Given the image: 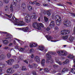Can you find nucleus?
<instances>
[{
    "instance_id": "obj_41",
    "label": "nucleus",
    "mask_w": 75,
    "mask_h": 75,
    "mask_svg": "<svg viewBox=\"0 0 75 75\" xmlns=\"http://www.w3.org/2000/svg\"><path fill=\"white\" fill-rule=\"evenodd\" d=\"M55 61L56 62H57V63H58V62H59V61L58 60V58H55Z\"/></svg>"
},
{
    "instance_id": "obj_31",
    "label": "nucleus",
    "mask_w": 75,
    "mask_h": 75,
    "mask_svg": "<svg viewBox=\"0 0 75 75\" xmlns=\"http://www.w3.org/2000/svg\"><path fill=\"white\" fill-rule=\"evenodd\" d=\"M68 38V36L66 35L65 36L62 37V38L64 40H67Z\"/></svg>"
},
{
    "instance_id": "obj_3",
    "label": "nucleus",
    "mask_w": 75,
    "mask_h": 75,
    "mask_svg": "<svg viewBox=\"0 0 75 75\" xmlns=\"http://www.w3.org/2000/svg\"><path fill=\"white\" fill-rule=\"evenodd\" d=\"M33 27L38 30L41 29V28L40 26V25H38V23H33Z\"/></svg>"
},
{
    "instance_id": "obj_20",
    "label": "nucleus",
    "mask_w": 75,
    "mask_h": 75,
    "mask_svg": "<svg viewBox=\"0 0 75 75\" xmlns=\"http://www.w3.org/2000/svg\"><path fill=\"white\" fill-rule=\"evenodd\" d=\"M19 67H20V66L19 65L15 64L13 66V68H14V69H17V68H18Z\"/></svg>"
},
{
    "instance_id": "obj_27",
    "label": "nucleus",
    "mask_w": 75,
    "mask_h": 75,
    "mask_svg": "<svg viewBox=\"0 0 75 75\" xmlns=\"http://www.w3.org/2000/svg\"><path fill=\"white\" fill-rule=\"evenodd\" d=\"M48 40L50 41L51 39H52V37L50 36H46Z\"/></svg>"
},
{
    "instance_id": "obj_28",
    "label": "nucleus",
    "mask_w": 75,
    "mask_h": 75,
    "mask_svg": "<svg viewBox=\"0 0 75 75\" xmlns=\"http://www.w3.org/2000/svg\"><path fill=\"white\" fill-rule=\"evenodd\" d=\"M74 40V38L72 36H70L69 38V41L71 42H72Z\"/></svg>"
},
{
    "instance_id": "obj_43",
    "label": "nucleus",
    "mask_w": 75,
    "mask_h": 75,
    "mask_svg": "<svg viewBox=\"0 0 75 75\" xmlns=\"http://www.w3.org/2000/svg\"><path fill=\"white\" fill-rule=\"evenodd\" d=\"M30 46L31 48L34 47H35V46H34V45H33V44H30Z\"/></svg>"
},
{
    "instance_id": "obj_61",
    "label": "nucleus",
    "mask_w": 75,
    "mask_h": 75,
    "mask_svg": "<svg viewBox=\"0 0 75 75\" xmlns=\"http://www.w3.org/2000/svg\"><path fill=\"white\" fill-rule=\"evenodd\" d=\"M37 4V1H35L33 2V4Z\"/></svg>"
},
{
    "instance_id": "obj_14",
    "label": "nucleus",
    "mask_w": 75,
    "mask_h": 75,
    "mask_svg": "<svg viewBox=\"0 0 75 75\" xmlns=\"http://www.w3.org/2000/svg\"><path fill=\"white\" fill-rule=\"evenodd\" d=\"M6 66V64H3L0 61V68H4Z\"/></svg>"
},
{
    "instance_id": "obj_35",
    "label": "nucleus",
    "mask_w": 75,
    "mask_h": 75,
    "mask_svg": "<svg viewBox=\"0 0 75 75\" xmlns=\"http://www.w3.org/2000/svg\"><path fill=\"white\" fill-rule=\"evenodd\" d=\"M44 19L45 21L47 22L48 20V18H47L45 16L44 17Z\"/></svg>"
},
{
    "instance_id": "obj_29",
    "label": "nucleus",
    "mask_w": 75,
    "mask_h": 75,
    "mask_svg": "<svg viewBox=\"0 0 75 75\" xmlns=\"http://www.w3.org/2000/svg\"><path fill=\"white\" fill-rule=\"evenodd\" d=\"M32 66H33V68H36L37 67H38V65L36 63H33L32 64Z\"/></svg>"
},
{
    "instance_id": "obj_56",
    "label": "nucleus",
    "mask_w": 75,
    "mask_h": 75,
    "mask_svg": "<svg viewBox=\"0 0 75 75\" xmlns=\"http://www.w3.org/2000/svg\"><path fill=\"white\" fill-rule=\"evenodd\" d=\"M2 69H0V75L2 74Z\"/></svg>"
},
{
    "instance_id": "obj_7",
    "label": "nucleus",
    "mask_w": 75,
    "mask_h": 75,
    "mask_svg": "<svg viewBox=\"0 0 75 75\" xmlns=\"http://www.w3.org/2000/svg\"><path fill=\"white\" fill-rule=\"evenodd\" d=\"M63 24L66 26H71V23L69 21L65 20L63 22Z\"/></svg>"
},
{
    "instance_id": "obj_52",
    "label": "nucleus",
    "mask_w": 75,
    "mask_h": 75,
    "mask_svg": "<svg viewBox=\"0 0 75 75\" xmlns=\"http://www.w3.org/2000/svg\"><path fill=\"white\" fill-rule=\"evenodd\" d=\"M29 68H33V64L32 65H30V64H29Z\"/></svg>"
},
{
    "instance_id": "obj_22",
    "label": "nucleus",
    "mask_w": 75,
    "mask_h": 75,
    "mask_svg": "<svg viewBox=\"0 0 75 75\" xmlns=\"http://www.w3.org/2000/svg\"><path fill=\"white\" fill-rule=\"evenodd\" d=\"M26 7V5L25 3H23L21 5V7L23 9L25 8Z\"/></svg>"
},
{
    "instance_id": "obj_24",
    "label": "nucleus",
    "mask_w": 75,
    "mask_h": 75,
    "mask_svg": "<svg viewBox=\"0 0 75 75\" xmlns=\"http://www.w3.org/2000/svg\"><path fill=\"white\" fill-rule=\"evenodd\" d=\"M3 41L4 42V43L5 45H7L8 44V41L6 40H3Z\"/></svg>"
},
{
    "instance_id": "obj_26",
    "label": "nucleus",
    "mask_w": 75,
    "mask_h": 75,
    "mask_svg": "<svg viewBox=\"0 0 75 75\" xmlns=\"http://www.w3.org/2000/svg\"><path fill=\"white\" fill-rule=\"evenodd\" d=\"M44 71L46 72H48L50 70L49 69L47 68H45L44 69Z\"/></svg>"
},
{
    "instance_id": "obj_30",
    "label": "nucleus",
    "mask_w": 75,
    "mask_h": 75,
    "mask_svg": "<svg viewBox=\"0 0 75 75\" xmlns=\"http://www.w3.org/2000/svg\"><path fill=\"white\" fill-rule=\"evenodd\" d=\"M71 72L74 74H75V69L74 68H72L71 69Z\"/></svg>"
},
{
    "instance_id": "obj_49",
    "label": "nucleus",
    "mask_w": 75,
    "mask_h": 75,
    "mask_svg": "<svg viewBox=\"0 0 75 75\" xmlns=\"http://www.w3.org/2000/svg\"><path fill=\"white\" fill-rule=\"evenodd\" d=\"M32 73L33 75H37V74L35 71H32Z\"/></svg>"
},
{
    "instance_id": "obj_48",
    "label": "nucleus",
    "mask_w": 75,
    "mask_h": 75,
    "mask_svg": "<svg viewBox=\"0 0 75 75\" xmlns=\"http://www.w3.org/2000/svg\"><path fill=\"white\" fill-rule=\"evenodd\" d=\"M30 52L31 53H33L34 52V50L33 49H32L30 50Z\"/></svg>"
},
{
    "instance_id": "obj_37",
    "label": "nucleus",
    "mask_w": 75,
    "mask_h": 75,
    "mask_svg": "<svg viewBox=\"0 0 75 75\" xmlns=\"http://www.w3.org/2000/svg\"><path fill=\"white\" fill-rule=\"evenodd\" d=\"M12 19L13 20H14L15 21H17V19L15 18V17H14V16L13 15V16L12 17Z\"/></svg>"
},
{
    "instance_id": "obj_38",
    "label": "nucleus",
    "mask_w": 75,
    "mask_h": 75,
    "mask_svg": "<svg viewBox=\"0 0 75 75\" xmlns=\"http://www.w3.org/2000/svg\"><path fill=\"white\" fill-rule=\"evenodd\" d=\"M50 28H52L51 27H50L49 26V27H48L46 28V30H47V31H48L49 30H50Z\"/></svg>"
},
{
    "instance_id": "obj_64",
    "label": "nucleus",
    "mask_w": 75,
    "mask_h": 75,
    "mask_svg": "<svg viewBox=\"0 0 75 75\" xmlns=\"http://www.w3.org/2000/svg\"><path fill=\"white\" fill-rule=\"evenodd\" d=\"M44 6H48V4H43Z\"/></svg>"
},
{
    "instance_id": "obj_32",
    "label": "nucleus",
    "mask_w": 75,
    "mask_h": 75,
    "mask_svg": "<svg viewBox=\"0 0 75 75\" xmlns=\"http://www.w3.org/2000/svg\"><path fill=\"white\" fill-rule=\"evenodd\" d=\"M22 70L23 71H27V68L23 66L22 68Z\"/></svg>"
},
{
    "instance_id": "obj_12",
    "label": "nucleus",
    "mask_w": 75,
    "mask_h": 75,
    "mask_svg": "<svg viewBox=\"0 0 75 75\" xmlns=\"http://www.w3.org/2000/svg\"><path fill=\"white\" fill-rule=\"evenodd\" d=\"M6 62L8 65H12L14 62V60L13 59H11Z\"/></svg>"
},
{
    "instance_id": "obj_2",
    "label": "nucleus",
    "mask_w": 75,
    "mask_h": 75,
    "mask_svg": "<svg viewBox=\"0 0 75 75\" xmlns=\"http://www.w3.org/2000/svg\"><path fill=\"white\" fill-rule=\"evenodd\" d=\"M55 18L57 25H59L61 23V17L58 15H56L55 17Z\"/></svg>"
},
{
    "instance_id": "obj_46",
    "label": "nucleus",
    "mask_w": 75,
    "mask_h": 75,
    "mask_svg": "<svg viewBox=\"0 0 75 75\" xmlns=\"http://www.w3.org/2000/svg\"><path fill=\"white\" fill-rule=\"evenodd\" d=\"M53 67L54 68H57L58 67V66L57 64H54L53 65Z\"/></svg>"
},
{
    "instance_id": "obj_55",
    "label": "nucleus",
    "mask_w": 75,
    "mask_h": 75,
    "mask_svg": "<svg viewBox=\"0 0 75 75\" xmlns=\"http://www.w3.org/2000/svg\"><path fill=\"white\" fill-rule=\"evenodd\" d=\"M8 48V47H5L4 48V49L5 50H7Z\"/></svg>"
},
{
    "instance_id": "obj_39",
    "label": "nucleus",
    "mask_w": 75,
    "mask_h": 75,
    "mask_svg": "<svg viewBox=\"0 0 75 75\" xmlns=\"http://www.w3.org/2000/svg\"><path fill=\"white\" fill-rule=\"evenodd\" d=\"M4 3L6 4H8L9 2V0H4Z\"/></svg>"
},
{
    "instance_id": "obj_40",
    "label": "nucleus",
    "mask_w": 75,
    "mask_h": 75,
    "mask_svg": "<svg viewBox=\"0 0 75 75\" xmlns=\"http://www.w3.org/2000/svg\"><path fill=\"white\" fill-rule=\"evenodd\" d=\"M28 8L29 10H32V7L30 5L28 6Z\"/></svg>"
},
{
    "instance_id": "obj_44",
    "label": "nucleus",
    "mask_w": 75,
    "mask_h": 75,
    "mask_svg": "<svg viewBox=\"0 0 75 75\" xmlns=\"http://www.w3.org/2000/svg\"><path fill=\"white\" fill-rule=\"evenodd\" d=\"M3 4V2L1 1H0V6H2Z\"/></svg>"
},
{
    "instance_id": "obj_54",
    "label": "nucleus",
    "mask_w": 75,
    "mask_h": 75,
    "mask_svg": "<svg viewBox=\"0 0 75 75\" xmlns=\"http://www.w3.org/2000/svg\"><path fill=\"white\" fill-rule=\"evenodd\" d=\"M24 62H25L26 64H28V61L26 60H25L24 61Z\"/></svg>"
},
{
    "instance_id": "obj_47",
    "label": "nucleus",
    "mask_w": 75,
    "mask_h": 75,
    "mask_svg": "<svg viewBox=\"0 0 75 75\" xmlns=\"http://www.w3.org/2000/svg\"><path fill=\"white\" fill-rule=\"evenodd\" d=\"M8 7L7 6L5 7V11H7L8 10Z\"/></svg>"
},
{
    "instance_id": "obj_5",
    "label": "nucleus",
    "mask_w": 75,
    "mask_h": 75,
    "mask_svg": "<svg viewBox=\"0 0 75 75\" xmlns=\"http://www.w3.org/2000/svg\"><path fill=\"white\" fill-rule=\"evenodd\" d=\"M58 54L60 56H63V55H67V52L62 51H59L57 52Z\"/></svg>"
},
{
    "instance_id": "obj_4",
    "label": "nucleus",
    "mask_w": 75,
    "mask_h": 75,
    "mask_svg": "<svg viewBox=\"0 0 75 75\" xmlns=\"http://www.w3.org/2000/svg\"><path fill=\"white\" fill-rule=\"evenodd\" d=\"M14 23L15 25H24L25 24V23L23 22V21H20L17 22L15 21L14 22Z\"/></svg>"
},
{
    "instance_id": "obj_58",
    "label": "nucleus",
    "mask_w": 75,
    "mask_h": 75,
    "mask_svg": "<svg viewBox=\"0 0 75 75\" xmlns=\"http://www.w3.org/2000/svg\"><path fill=\"white\" fill-rule=\"evenodd\" d=\"M13 45V43H10L8 45V46L9 47H10V46H11Z\"/></svg>"
},
{
    "instance_id": "obj_36",
    "label": "nucleus",
    "mask_w": 75,
    "mask_h": 75,
    "mask_svg": "<svg viewBox=\"0 0 75 75\" xmlns=\"http://www.w3.org/2000/svg\"><path fill=\"white\" fill-rule=\"evenodd\" d=\"M5 15L7 17H9V18H11L12 16H13V14H12V13H11L10 15H8L7 14H6Z\"/></svg>"
},
{
    "instance_id": "obj_45",
    "label": "nucleus",
    "mask_w": 75,
    "mask_h": 75,
    "mask_svg": "<svg viewBox=\"0 0 75 75\" xmlns=\"http://www.w3.org/2000/svg\"><path fill=\"white\" fill-rule=\"evenodd\" d=\"M8 58H10V57H11V54L10 53H8L7 54Z\"/></svg>"
},
{
    "instance_id": "obj_57",
    "label": "nucleus",
    "mask_w": 75,
    "mask_h": 75,
    "mask_svg": "<svg viewBox=\"0 0 75 75\" xmlns=\"http://www.w3.org/2000/svg\"><path fill=\"white\" fill-rule=\"evenodd\" d=\"M0 33L1 34H2V33H4V34H7V32H0Z\"/></svg>"
},
{
    "instance_id": "obj_51",
    "label": "nucleus",
    "mask_w": 75,
    "mask_h": 75,
    "mask_svg": "<svg viewBox=\"0 0 75 75\" xmlns=\"http://www.w3.org/2000/svg\"><path fill=\"white\" fill-rule=\"evenodd\" d=\"M10 35H7L6 37H7V38H10Z\"/></svg>"
},
{
    "instance_id": "obj_16",
    "label": "nucleus",
    "mask_w": 75,
    "mask_h": 75,
    "mask_svg": "<svg viewBox=\"0 0 75 75\" xmlns=\"http://www.w3.org/2000/svg\"><path fill=\"white\" fill-rule=\"evenodd\" d=\"M69 59H66L65 61L63 62L62 64L63 65H65V64H69Z\"/></svg>"
},
{
    "instance_id": "obj_23",
    "label": "nucleus",
    "mask_w": 75,
    "mask_h": 75,
    "mask_svg": "<svg viewBox=\"0 0 75 75\" xmlns=\"http://www.w3.org/2000/svg\"><path fill=\"white\" fill-rule=\"evenodd\" d=\"M68 58H70V59H74V56L72 55L69 54L68 56Z\"/></svg>"
},
{
    "instance_id": "obj_10",
    "label": "nucleus",
    "mask_w": 75,
    "mask_h": 75,
    "mask_svg": "<svg viewBox=\"0 0 75 75\" xmlns=\"http://www.w3.org/2000/svg\"><path fill=\"white\" fill-rule=\"evenodd\" d=\"M16 6V4L15 2H13L11 5L10 6V10L11 11H13L14 9H13V7H15Z\"/></svg>"
},
{
    "instance_id": "obj_8",
    "label": "nucleus",
    "mask_w": 75,
    "mask_h": 75,
    "mask_svg": "<svg viewBox=\"0 0 75 75\" xmlns=\"http://www.w3.org/2000/svg\"><path fill=\"white\" fill-rule=\"evenodd\" d=\"M15 71L12 68H10L6 70V73L8 74H13Z\"/></svg>"
},
{
    "instance_id": "obj_34",
    "label": "nucleus",
    "mask_w": 75,
    "mask_h": 75,
    "mask_svg": "<svg viewBox=\"0 0 75 75\" xmlns=\"http://www.w3.org/2000/svg\"><path fill=\"white\" fill-rule=\"evenodd\" d=\"M36 14H35L34 15H33L31 16V18H33L34 19H35V18H36Z\"/></svg>"
},
{
    "instance_id": "obj_53",
    "label": "nucleus",
    "mask_w": 75,
    "mask_h": 75,
    "mask_svg": "<svg viewBox=\"0 0 75 75\" xmlns=\"http://www.w3.org/2000/svg\"><path fill=\"white\" fill-rule=\"evenodd\" d=\"M67 4H70V5H71V4H72L71 2H67Z\"/></svg>"
},
{
    "instance_id": "obj_50",
    "label": "nucleus",
    "mask_w": 75,
    "mask_h": 75,
    "mask_svg": "<svg viewBox=\"0 0 75 75\" xmlns=\"http://www.w3.org/2000/svg\"><path fill=\"white\" fill-rule=\"evenodd\" d=\"M30 57L31 58H33L34 57V54H31Z\"/></svg>"
},
{
    "instance_id": "obj_1",
    "label": "nucleus",
    "mask_w": 75,
    "mask_h": 75,
    "mask_svg": "<svg viewBox=\"0 0 75 75\" xmlns=\"http://www.w3.org/2000/svg\"><path fill=\"white\" fill-rule=\"evenodd\" d=\"M55 54H56L55 52H48V53L46 54L47 58L46 59V63L47 64H49L50 63H52L54 62L53 60L52 59L51 56L50 55V54L54 55Z\"/></svg>"
},
{
    "instance_id": "obj_62",
    "label": "nucleus",
    "mask_w": 75,
    "mask_h": 75,
    "mask_svg": "<svg viewBox=\"0 0 75 75\" xmlns=\"http://www.w3.org/2000/svg\"><path fill=\"white\" fill-rule=\"evenodd\" d=\"M74 68H75V58L74 59Z\"/></svg>"
},
{
    "instance_id": "obj_63",
    "label": "nucleus",
    "mask_w": 75,
    "mask_h": 75,
    "mask_svg": "<svg viewBox=\"0 0 75 75\" xmlns=\"http://www.w3.org/2000/svg\"><path fill=\"white\" fill-rule=\"evenodd\" d=\"M73 33L75 34V27H74V28L73 30Z\"/></svg>"
},
{
    "instance_id": "obj_42",
    "label": "nucleus",
    "mask_w": 75,
    "mask_h": 75,
    "mask_svg": "<svg viewBox=\"0 0 75 75\" xmlns=\"http://www.w3.org/2000/svg\"><path fill=\"white\" fill-rule=\"evenodd\" d=\"M19 51H24V48L20 47V49H19Z\"/></svg>"
},
{
    "instance_id": "obj_15",
    "label": "nucleus",
    "mask_w": 75,
    "mask_h": 75,
    "mask_svg": "<svg viewBox=\"0 0 75 75\" xmlns=\"http://www.w3.org/2000/svg\"><path fill=\"white\" fill-rule=\"evenodd\" d=\"M21 30L24 31V32H27L28 31V28L27 27L24 28H21Z\"/></svg>"
},
{
    "instance_id": "obj_13",
    "label": "nucleus",
    "mask_w": 75,
    "mask_h": 75,
    "mask_svg": "<svg viewBox=\"0 0 75 75\" xmlns=\"http://www.w3.org/2000/svg\"><path fill=\"white\" fill-rule=\"evenodd\" d=\"M50 27L53 28L55 26V24L54 23V22L53 21H52L50 22V23L49 25Z\"/></svg>"
},
{
    "instance_id": "obj_21",
    "label": "nucleus",
    "mask_w": 75,
    "mask_h": 75,
    "mask_svg": "<svg viewBox=\"0 0 75 75\" xmlns=\"http://www.w3.org/2000/svg\"><path fill=\"white\" fill-rule=\"evenodd\" d=\"M39 49L40 50H41V51H43L44 50V47L42 46H39Z\"/></svg>"
},
{
    "instance_id": "obj_59",
    "label": "nucleus",
    "mask_w": 75,
    "mask_h": 75,
    "mask_svg": "<svg viewBox=\"0 0 75 75\" xmlns=\"http://www.w3.org/2000/svg\"><path fill=\"white\" fill-rule=\"evenodd\" d=\"M40 74H41V75H42L44 74V73L43 71H41L40 72Z\"/></svg>"
},
{
    "instance_id": "obj_18",
    "label": "nucleus",
    "mask_w": 75,
    "mask_h": 75,
    "mask_svg": "<svg viewBox=\"0 0 75 75\" xmlns=\"http://www.w3.org/2000/svg\"><path fill=\"white\" fill-rule=\"evenodd\" d=\"M68 68L65 67L63 69L62 72L65 73V72H68Z\"/></svg>"
},
{
    "instance_id": "obj_60",
    "label": "nucleus",
    "mask_w": 75,
    "mask_h": 75,
    "mask_svg": "<svg viewBox=\"0 0 75 75\" xmlns=\"http://www.w3.org/2000/svg\"><path fill=\"white\" fill-rule=\"evenodd\" d=\"M58 63V64H59V65H62V62H60V61H59V62Z\"/></svg>"
},
{
    "instance_id": "obj_11",
    "label": "nucleus",
    "mask_w": 75,
    "mask_h": 75,
    "mask_svg": "<svg viewBox=\"0 0 75 75\" xmlns=\"http://www.w3.org/2000/svg\"><path fill=\"white\" fill-rule=\"evenodd\" d=\"M34 59L36 62H40V57L37 56H36L34 57Z\"/></svg>"
},
{
    "instance_id": "obj_17",
    "label": "nucleus",
    "mask_w": 75,
    "mask_h": 75,
    "mask_svg": "<svg viewBox=\"0 0 75 75\" xmlns=\"http://www.w3.org/2000/svg\"><path fill=\"white\" fill-rule=\"evenodd\" d=\"M45 64V59H43L41 62V64L42 66H44Z\"/></svg>"
},
{
    "instance_id": "obj_19",
    "label": "nucleus",
    "mask_w": 75,
    "mask_h": 75,
    "mask_svg": "<svg viewBox=\"0 0 75 75\" xmlns=\"http://www.w3.org/2000/svg\"><path fill=\"white\" fill-rule=\"evenodd\" d=\"M5 58H6L5 56L3 55H1L0 56V60H3Z\"/></svg>"
},
{
    "instance_id": "obj_9",
    "label": "nucleus",
    "mask_w": 75,
    "mask_h": 75,
    "mask_svg": "<svg viewBox=\"0 0 75 75\" xmlns=\"http://www.w3.org/2000/svg\"><path fill=\"white\" fill-rule=\"evenodd\" d=\"M69 30H65L62 31L61 32L62 35H66L67 34H69Z\"/></svg>"
},
{
    "instance_id": "obj_6",
    "label": "nucleus",
    "mask_w": 75,
    "mask_h": 75,
    "mask_svg": "<svg viewBox=\"0 0 75 75\" xmlns=\"http://www.w3.org/2000/svg\"><path fill=\"white\" fill-rule=\"evenodd\" d=\"M31 21V17L30 15L27 14L26 16L25 17V21L26 23H29Z\"/></svg>"
},
{
    "instance_id": "obj_33",
    "label": "nucleus",
    "mask_w": 75,
    "mask_h": 75,
    "mask_svg": "<svg viewBox=\"0 0 75 75\" xmlns=\"http://www.w3.org/2000/svg\"><path fill=\"white\" fill-rule=\"evenodd\" d=\"M40 25V26L41 27H42V28L44 27V26L43 24L41 23H39L38 25Z\"/></svg>"
},
{
    "instance_id": "obj_25",
    "label": "nucleus",
    "mask_w": 75,
    "mask_h": 75,
    "mask_svg": "<svg viewBox=\"0 0 75 75\" xmlns=\"http://www.w3.org/2000/svg\"><path fill=\"white\" fill-rule=\"evenodd\" d=\"M46 14L48 16H51V12H50V10L47 11Z\"/></svg>"
}]
</instances>
